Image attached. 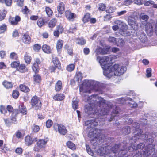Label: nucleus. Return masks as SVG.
I'll return each instance as SVG.
<instances>
[{
    "label": "nucleus",
    "instance_id": "2",
    "mask_svg": "<svg viewBox=\"0 0 157 157\" xmlns=\"http://www.w3.org/2000/svg\"><path fill=\"white\" fill-rule=\"evenodd\" d=\"M128 25L133 29V32L131 30H126L128 29L127 26L125 25H123L124 29H121L119 31V33L124 36H134L136 32L135 31L138 29L139 25L138 23L134 18L129 17L128 19Z\"/></svg>",
    "mask_w": 157,
    "mask_h": 157
},
{
    "label": "nucleus",
    "instance_id": "43",
    "mask_svg": "<svg viewBox=\"0 0 157 157\" xmlns=\"http://www.w3.org/2000/svg\"><path fill=\"white\" fill-rule=\"evenodd\" d=\"M56 23V20L55 19H52L49 23V26L50 28L54 27Z\"/></svg>",
    "mask_w": 157,
    "mask_h": 157
},
{
    "label": "nucleus",
    "instance_id": "62",
    "mask_svg": "<svg viewBox=\"0 0 157 157\" xmlns=\"http://www.w3.org/2000/svg\"><path fill=\"white\" fill-rule=\"evenodd\" d=\"M108 40L110 42L116 43V39L114 37H109L108 38Z\"/></svg>",
    "mask_w": 157,
    "mask_h": 157
},
{
    "label": "nucleus",
    "instance_id": "26",
    "mask_svg": "<svg viewBox=\"0 0 157 157\" xmlns=\"http://www.w3.org/2000/svg\"><path fill=\"white\" fill-rule=\"evenodd\" d=\"M124 40L121 38L116 39V44L118 46H122L124 44Z\"/></svg>",
    "mask_w": 157,
    "mask_h": 157
},
{
    "label": "nucleus",
    "instance_id": "23",
    "mask_svg": "<svg viewBox=\"0 0 157 157\" xmlns=\"http://www.w3.org/2000/svg\"><path fill=\"white\" fill-rule=\"evenodd\" d=\"M43 51L45 53L49 54L51 53L52 50L50 47L46 44L43 45L42 47Z\"/></svg>",
    "mask_w": 157,
    "mask_h": 157
},
{
    "label": "nucleus",
    "instance_id": "42",
    "mask_svg": "<svg viewBox=\"0 0 157 157\" xmlns=\"http://www.w3.org/2000/svg\"><path fill=\"white\" fill-rule=\"evenodd\" d=\"M123 133L125 134H128L130 132V128L128 126L125 127L122 129Z\"/></svg>",
    "mask_w": 157,
    "mask_h": 157
},
{
    "label": "nucleus",
    "instance_id": "3",
    "mask_svg": "<svg viewBox=\"0 0 157 157\" xmlns=\"http://www.w3.org/2000/svg\"><path fill=\"white\" fill-rule=\"evenodd\" d=\"M126 67L124 66L115 64L111 66L109 70H106L104 72V75L109 78L114 75L120 76L126 71Z\"/></svg>",
    "mask_w": 157,
    "mask_h": 157
},
{
    "label": "nucleus",
    "instance_id": "1",
    "mask_svg": "<svg viewBox=\"0 0 157 157\" xmlns=\"http://www.w3.org/2000/svg\"><path fill=\"white\" fill-rule=\"evenodd\" d=\"M87 100L89 104L93 105L97 108L103 109L106 110V109H109L112 108L113 105L109 101H105L101 97H99L97 95H93L90 96H87Z\"/></svg>",
    "mask_w": 157,
    "mask_h": 157
},
{
    "label": "nucleus",
    "instance_id": "31",
    "mask_svg": "<svg viewBox=\"0 0 157 157\" xmlns=\"http://www.w3.org/2000/svg\"><path fill=\"white\" fill-rule=\"evenodd\" d=\"M24 59L26 63L27 64L29 63L31 60V56L26 52L24 55Z\"/></svg>",
    "mask_w": 157,
    "mask_h": 157
},
{
    "label": "nucleus",
    "instance_id": "11",
    "mask_svg": "<svg viewBox=\"0 0 157 157\" xmlns=\"http://www.w3.org/2000/svg\"><path fill=\"white\" fill-rule=\"evenodd\" d=\"M7 109L8 111L9 112H10L11 114V120L12 122L15 123L16 121V117L18 114V112L16 110L13 111V107L9 105L7 106Z\"/></svg>",
    "mask_w": 157,
    "mask_h": 157
},
{
    "label": "nucleus",
    "instance_id": "19",
    "mask_svg": "<svg viewBox=\"0 0 157 157\" xmlns=\"http://www.w3.org/2000/svg\"><path fill=\"white\" fill-rule=\"evenodd\" d=\"M22 40V41L25 44H28L30 43L31 41V38L29 35L26 33L23 36Z\"/></svg>",
    "mask_w": 157,
    "mask_h": 157
},
{
    "label": "nucleus",
    "instance_id": "28",
    "mask_svg": "<svg viewBox=\"0 0 157 157\" xmlns=\"http://www.w3.org/2000/svg\"><path fill=\"white\" fill-rule=\"evenodd\" d=\"M19 111L23 115H25L27 113L26 109L25 107L22 105L19 106Z\"/></svg>",
    "mask_w": 157,
    "mask_h": 157
},
{
    "label": "nucleus",
    "instance_id": "44",
    "mask_svg": "<svg viewBox=\"0 0 157 157\" xmlns=\"http://www.w3.org/2000/svg\"><path fill=\"white\" fill-rule=\"evenodd\" d=\"M108 50L106 49L99 48L97 50L98 53L101 54H105L107 53Z\"/></svg>",
    "mask_w": 157,
    "mask_h": 157
},
{
    "label": "nucleus",
    "instance_id": "9",
    "mask_svg": "<svg viewBox=\"0 0 157 157\" xmlns=\"http://www.w3.org/2000/svg\"><path fill=\"white\" fill-rule=\"evenodd\" d=\"M32 106L36 110L40 109L41 107V102L36 96H33L31 99Z\"/></svg>",
    "mask_w": 157,
    "mask_h": 157
},
{
    "label": "nucleus",
    "instance_id": "50",
    "mask_svg": "<svg viewBox=\"0 0 157 157\" xmlns=\"http://www.w3.org/2000/svg\"><path fill=\"white\" fill-rule=\"evenodd\" d=\"M144 3V4L146 6H150L151 5H153L155 3L152 0H149L146 1L145 0Z\"/></svg>",
    "mask_w": 157,
    "mask_h": 157
},
{
    "label": "nucleus",
    "instance_id": "63",
    "mask_svg": "<svg viewBox=\"0 0 157 157\" xmlns=\"http://www.w3.org/2000/svg\"><path fill=\"white\" fill-rule=\"evenodd\" d=\"M98 124V122H97V119L91 120V128H93V126H96Z\"/></svg>",
    "mask_w": 157,
    "mask_h": 157
},
{
    "label": "nucleus",
    "instance_id": "21",
    "mask_svg": "<svg viewBox=\"0 0 157 157\" xmlns=\"http://www.w3.org/2000/svg\"><path fill=\"white\" fill-rule=\"evenodd\" d=\"M65 15L66 18L69 20L73 19L76 16L74 13H72L68 10L65 12Z\"/></svg>",
    "mask_w": 157,
    "mask_h": 157
},
{
    "label": "nucleus",
    "instance_id": "25",
    "mask_svg": "<svg viewBox=\"0 0 157 157\" xmlns=\"http://www.w3.org/2000/svg\"><path fill=\"white\" fill-rule=\"evenodd\" d=\"M65 96L63 94H58L55 95L53 98L55 100L61 101L63 100Z\"/></svg>",
    "mask_w": 157,
    "mask_h": 157
},
{
    "label": "nucleus",
    "instance_id": "5",
    "mask_svg": "<svg viewBox=\"0 0 157 157\" xmlns=\"http://www.w3.org/2000/svg\"><path fill=\"white\" fill-rule=\"evenodd\" d=\"M125 144H121L120 145L116 144L111 149V151L108 154L105 155V157H116L117 154L118 157H122L125 155L127 150H126Z\"/></svg>",
    "mask_w": 157,
    "mask_h": 157
},
{
    "label": "nucleus",
    "instance_id": "35",
    "mask_svg": "<svg viewBox=\"0 0 157 157\" xmlns=\"http://www.w3.org/2000/svg\"><path fill=\"white\" fill-rule=\"evenodd\" d=\"M18 66V70L20 72L23 73L26 71L27 69L25 65L21 64Z\"/></svg>",
    "mask_w": 157,
    "mask_h": 157
},
{
    "label": "nucleus",
    "instance_id": "36",
    "mask_svg": "<svg viewBox=\"0 0 157 157\" xmlns=\"http://www.w3.org/2000/svg\"><path fill=\"white\" fill-rule=\"evenodd\" d=\"M76 43L79 44L83 45L85 44L86 40L82 38H78L76 40Z\"/></svg>",
    "mask_w": 157,
    "mask_h": 157
},
{
    "label": "nucleus",
    "instance_id": "52",
    "mask_svg": "<svg viewBox=\"0 0 157 157\" xmlns=\"http://www.w3.org/2000/svg\"><path fill=\"white\" fill-rule=\"evenodd\" d=\"M115 10V8L113 7H110L106 10V11L109 14L114 12Z\"/></svg>",
    "mask_w": 157,
    "mask_h": 157
},
{
    "label": "nucleus",
    "instance_id": "29",
    "mask_svg": "<svg viewBox=\"0 0 157 157\" xmlns=\"http://www.w3.org/2000/svg\"><path fill=\"white\" fill-rule=\"evenodd\" d=\"M82 78V74L80 72H78L74 78V80L78 82V83L80 82Z\"/></svg>",
    "mask_w": 157,
    "mask_h": 157
},
{
    "label": "nucleus",
    "instance_id": "32",
    "mask_svg": "<svg viewBox=\"0 0 157 157\" xmlns=\"http://www.w3.org/2000/svg\"><path fill=\"white\" fill-rule=\"evenodd\" d=\"M21 90L24 92H28L29 91L30 89L26 86L24 85H21L20 86Z\"/></svg>",
    "mask_w": 157,
    "mask_h": 157
},
{
    "label": "nucleus",
    "instance_id": "53",
    "mask_svg": "<svg viewBox=\"0 0 157 157\" xmlns=\"http://www.w3.org/2000/svg\"><path fill=\"white\" fill-rule=\"evenodd\" d=\"M19 95V92L17 90L13 91L12 94L13 97L14 98H17Z\"/></svg>",
    "mask_w": 157,
    "mask_h": 157
},
{
    "label": "nucleus",
    "instance_id": "57",
    "mask_svg": "<svg viewBox=\"0 0 157 157\" xmlns=\"http://www.w3.org/2000/svg\"><path fill=\"white\" fill-rule=\"evenodd\" d=\"M85 126H87V128H91V120L86 121L85 123Z\"/></svg>",
    "mask_w": 157,
    "mask_h": 157
},
{
    "label": "nucleus",
    "instance_id": "51",
    "mask_svg": "<svg viewBox=\"0 0 157 157\" xmlns=\"http://www.w3.org/2000/svg\"><path fill=\"white\" fill-rule=\"evenodd\" d=\"M0 112L1 113L5 114L7 113V111L5 109V106L2 105L0 106Z\"/></svg>",
    "mask_w": 157,
    "mask_h": 157
},
{
    "label": "nucleus",
    "instance_id": "64",
    "mask_svg": "<svg viewBox=\"0 0 157 157\" xmlns=\"http://www.w3.org/2000/svg\"><path fill=\"white\" fill-rule=\"evenodd\" d=\"M111 17L109 14H107L104 17V20L105 21H107L109 20L111 18Z\"/></svg>",
    "mask_w": 157,
    "mask_h": 157
},
{
    "label": "nucleus",
    "instance_id": "38",
    "mask_svg": "<svg viewBox=\"0 0 157 157\" xmlns=\"http://www.w3.org/2000/svg\"><path fill=\"white\" fill-rule=\"evenodd\" d=\"M17 55L15 52H13L10 53V59L12 60H17Z\"/></svg>",
    "mask_w": 157,
    "mask_h": 157
},
{
    "label": "nucleus",
    "instance_id": "40",
    "mask_svg": "<svg viewBox=\"0 0 157 157\" xmlns=\"http://www.w3.org/2000/svg\"><path fill=\"white\" fill-rule=\"evenodd\" d=\"M98 7L99 11H104L105 9L106 6L103 3H100L98 5Z\"/></svg>",
    "mask_w": 157,
    "mask_h": 157
},
{
    "label": "nucleus",
    "instance_id": "46",
    "mask_svg": "<svg viewBox=\"0 0 157 157\" xmlns=\"http://www.w3.org/2000/svg\"><path fill=\"white\" fill-rule=\"evenodd\" d=\"M37 24L39 27H41L44 25V22L42 18L39 19L37 21Z\"/></svg>",
    "mask_w": 157,
    "mask_h": 157
},
{
    "label": "nucleus",
    "instance_id": "34",
    "mask_svg": "<svg viewBox=\"0 0 157 157\" xmlns=\"http://www.w3.org/2000/svg\"><path fill=\"white\" fill-rule=\"evenodd\" d=\"M90 19V14L88 13H86L83 18V21L84 23L88 22Z\"/></svg>",
    "mask_w": 157,
    "mask_h": 157
},
{
    "label": "nucleus",
    "instance_id": "37",
    "mask_svg": "<svg viewBox=\"0 0 157 157\" xmlns=\"http://www.w3.org/2000/svg\"><path fill=\"white\" fill-rule=\"evenodd\" d=\"M63 43V41L60 40H59L57 41L56 44V48L58 51L62 48Z\"/></svg>",
    "mask_w": 157,
    "mask_h": 157
},
{
    "label": "nucleus",
    "instance_id": "27",
    "mask_svg": "<svg viewBox=\"0 0 157 157\" xmlns=\"http://www.w3.org/2000/svg\"><path fill=\"white\" fill-rule=\"evenodd\" d=\"M2 84L4 87L6 89L11 88L13 87V84L11 82L6 80L3 82Z\"/></svg>",
    "mask_w": 157,
    "mask_h": 157
},
{
    "label": "nucleus",
    "instance_id": "56",
    "mask_svg": "<svg viewBox=\"0 0 157 157\" xmlns=\"http://www.w3.org/2000/svg\"><path fill=\"white\" fill-rule=\"evenodd\" d=\"M134 1L135 4L140 5L144 4L145 0H135Z\"/></svg>",
    "mask_w": 157,
    "mask_h": 157
},
{
    "label": "nucleus",
    "instance_id": "10",
    "mask_svg": "<svg viewBox=\"0 0 157 157\" xmlns=\"http://www.w3.org/2000/svg\"><path fill=\"white\" fill-rule=\"evenodd\" d=\"M47 142V140L44 139L40 140L37 143V146H35L34 150L35 151H40L41 149L44 147Z\"/></svg>",
    "mask_w": 157,
    "mask_h": 157
},
{
    "label": "nucleus",
    "instance_id": "7",
    "mask_svg": "<svg viewBox=\"0 0 157 157\" xmlns=\"http://www.w3.org/2000/svg\"><path fill=\"white\" fill-rule=\"evenodd\" d=\"M97 59H99V62L103 70V74L106 70H109L111 66V63H109V58L108 57L103 56L101 57H98Z\"/></svg>",
    "mask_w": 157,
    "mask_h": 157
},
{
    "label": "nucleus",
    "instance_id": "13",
    "mask_svg": "<svg viewBox=\"0 0 157 157\" xmlns=\"http://www.w3.org/2000/svg\"><path fill=\"white\" fill-rule=\"evenodd\" d=\"M25 144L28 146L31 145L33 142H36L37 140V138L34 137L32 138L30 136H27L25 138Z\"/></svg>",
    "mask_w": 157,
    "mask_h": 157
},
{
    "label": "nucleus",
    "instance_id": "55",
    "mask_svg": "<svg viewBox=\"0 0 157 157\" xmlns=\"http://www.w3.org/2000/svg\"><path fill=\"white\" fill-rule=\"evenodd\" d=\"M135 0H124V5L128 6L132 3Z\"/></svg>",
    "mask_w": 157,
    "mask_h": 157
},
{
    "label": "nucleus",
    "instance_id": "6",
    "mask_svg": "<svg viewBox=\"0 0 157 157\" xmlns=\"http://www.w3.org/2000/svg\"><path fill=\"white\" fill-rule=\"evenodd\" d=\"M85 111L88 114H94L96 115H106L109 112V109H106V110H103V109L97 108V107L94 106L93 105L89 104L88 105H86L85 106Z\"/></svg>",
    "mask_w": 157,
    "mask_h": 157
},
{
    "label": "nucleus",
    "instance_id": "20",
    "mask_svg": "<svg viewBox=\"0 0 157 157\" xmlns=\"http://www.w3.org/2000/svg\"><path fill=\"white\" fill-rule=\"evenodd\" d=\"M52 60L53 64L56 67L59 69L60 68V63L56 56H52Z\"/></svg>",
    "mask_w": 157,
    "mask_h": 157
},
{
    "label": "nucleus",
    "instance_id": "54",
    "mask_svg": "<svg viewBox=\"0 0 157 157\" xmlns=\"http://www.w3.org/2000/svg\"><path fill=\"white\" fill-rule=\"evenodd\" d=\"M151 68H148L146 70V75L147 77H150L151 76Z\"/></svg>",
    "mask_w": 157,
    "mask_h": 157
},
{
    "label": "nucleus",
    "instance_id": "59",
    "mask_svg": "<svg viewBox=\"0 0 157 157\" xmlns=\"http://www.w3.org/2000/svg\"><path fill=\"white\" fill-rule=\"evenodd\" d=\"M19 65V63L17 62H13L11 64V67L13 68H16Z\"/></svg>",
    "mask_w": 157,
    "mask_h": 157
},
{
    "label": "nucleus",
    "instance_id": "45",
    "mask_svg": "<svg viewBox=\"0 0 157 157\" xmlns=\"http://www.w3.org/2000/svg\"><path fill=\"white\" fill-rule=\"evenodd\" d=\"M140 19L145 21H147L149 18L148 16L145 14L144 13H142L140 14Z\"/></svg>",
    "mask_w": 157,
    "mask_h": 157
},
{
    "label": "nucleus",
    "instance_id": "4",
    "mask_svg": "<svg viewBox=\"0 0 157 157\" xmlns=\"http://www.w3.org/2000/svg\"><path fill=\"white\" fill-rule=\"evenodd\" d=\"M149 142L150 144H149L148 145H146L145 147V145L143 143H140L137 145V147L136 148L130 147H129L128 151H132L134 150H137V149L142 148V151L143 152L144 155L145 156H147L151 155L154 151V146L151 144L153 142V140L152 138H149L147 140V142Z\"/></svg>",
    "mask_w": 157,
    "mask_h": 157
},
{
    "label": "nucleus",
    "instance_id": "60",
    "mask_svg": "<svg viewBox=\"0 0 157 157\" xmlns=\"http://www.w3.org/2000/svg\"><path fill=\"white\" fill-rule=\"evenodd\" d=\"M41 48V46L38 44H36L34 45L33 49L36 51H38Z\"/></svg>",
    "mask_w": 157,
    "mask_h": 157
},
{
    "label": "nucleus",
    "instance_id": "41",
    "mask_svg": "<svg viewBox=\"0 0 157 157\" xmlns=\"http://www.w3.org/2000/svg\"><path fill=\"white\" fill-rule=\"evenodd\" d=\"M67 145L68 147L72 150L75 149V145L70 141H68L67 143Z\"/></svg>",
    "mask_w": 157,
    "mask_h": 157
},
{
    "label": "nucleus",
    "instance_id": "16",
    "mask_svg": "<svg viewBox=\"0 0 157 157\" xmlns=\"http://www.w3.org/2000/svg\"><path fill=\"white\" fill-rule=\"evenodd\" d=\"M136 34L137 33L135 36L136 35L142 42L145 43L147 41V38L143 32H138V34Z\"/></svg>",
    "mask_w": 157,
    "mask_h": 157
},
{
    "label": "nucleus",
    "instance_id": "48",
    "mask_svg": "<svg viewBox=\"0 0 157 157\" xmlns=\"http://www.w3.org/2000/svg\"><path fill=\"white\" fill-rule=\"evenodd\" d=\"M6 29V26L5 24H3L0 26V34L4 32Z\"/></svg>",
    "mask_w": 157,
    "mask_h": 157
},
{
    "label": "nucleus",
    "instance_id": "24",
    "mask_svg": "<svg viewBox=\"0 0 157 157\" xmlns=\"http://www.w3.org/2000/svg\"><path fill=\"white\" fill-rule=\"evenodd\" d=\"M78 101L76 98H73L72 105V107L74 110H76L78 108Z\"/></svg>",
    "mask_w": 157,
    "mask_h": 157
},
{
    "label": "nucleus",
    "instance_id": "17",
    "mask_svg": "<svg viewBox=\"0 0 157 157\" xmlns=\"http://www.w3.org/2000/svg\"><path fill=\"white\" fill-rule=\"evenodd\" d=\"M145 29L146 32L149 36L152 35L153 30V27L150 23H147L145 26Z\"/></svg>",
    "mask_w": 157,
    "mask_h": 157
},
{
    "label": "nucleus",
    "instance_id": "61",
    "mask_svg": "<svg viewBox=\"0 0 157 157\" xmlns=\"http://www.w3.org/2000/svg\"><path fill=\"white\" fill-rule=\"evenodd\" d=\"M132 127L135 128V130H137L139 128L140 124L137 122H135L132 124Z\"/></svg>",
    "mask_w": 157,
    "mask_h": 157
},
{
    "label": "nucleus",
    "instance_id": "12",
    "mask_svg": "<svg viewBox=\"0 0 157 157\" xmlns=\"http://www.w3.org/2000/svg\"><path fill=\"white\" fill-rule=\"evenodd\" d=\"M54 128L56 132H58L61 135H64L67 133L66 127L63 124H57Z\"/></svg>",
    "mask_w": 157,
    "mask_h": 157
},
{
    "label": "nucleus",
    "instance_id": "18",
    "mask_svg": "<svg viewBox=\"0 0 157 157\" xmlns=\"http://www.w3.org/2000/svg\"><path fill=\"white\" fill-rule=\"evenodd\" d=\"M21 18L19 16H16L15 18L10 17L9 19V22L12 25H17L18 22L20 20Z\"/></svg>",
    "mask_w": 157,
    "mask_h": 157
},
{
    "label": "nucleus",
    "instance_id": "58",
    "mask_svg": "<svg viewBox=\"0 0 157 157\" xmlns=\"http://www.w3.org/2000/svg\"><path fill=\"white\" fill-rule=\"evenodd\" d=\"M52 124V122L51 120H48L46 122V126L48 128H50Z\"/></svg>",
    "mask_w": 157,
    "mask_h": 157
},
{
    "label": "nucleus",
    "instance_id": "22",
    "mask_svg": "<svg viewBox=\"0 0 157 157\" xmlns=\"http://www.w3.org/2000/svg\"><path fill=\"white\" fill-rule=\"evenodd\" d=\"M58 12L61 14L63 13L65 10L64 4L63 2H60L57 7Z\"/></svg>",
    "mask_w": 157,
    "mask_h": 157
},
{
    "label": "nucleus",
    "instance_id": "8",
    "mask_svg": "<svg viewBox=\"0 0 157 157\" xmlns=\"http://www.w3.org/2000/svg\"><path fill=\"white\" fill-rule=\"evenodd\" d=\"M88 136L91 138H97L100 140V138H102L103 135H101V130L97 129L96 128H93L90 129Z\"/></svg>",
    "mask_w": 157,
    "mask_h": 157
},
{
    "label": "nucleus",
    "instance_id": "47",
    "mask_svg": "<svg viewBox=\"0 0 157 157\" xmlns=\"http://www.w3.org/2000/svg\"><path fill=\"white\" fill-rule=\"evenodd\" d=\"M46 12L49 17L50 16L53 14V12L50 8L49 7H47L45 8Z\"/></svg>",
    "mask_w": 157,
    "mask_h": 157
},
{
    "label": "nucleus",
    "instance_id": "30",
    "mask_svg": "<svg viewBox=\"0 0 157 157\" xmlns=\"http://www.w3.org/2000/svg\"><path fill=\"white\" fill-rule=\"evenodd\" d=\"M62 87V83L60 80H58L55 85V90L57 91H59Z\"/></svg>",
    "mask_w": 157,
    "mask_h": 157
},
{
    "label": "nucleus",
    "instance_id": "39",
    "mask_svg": "<svg viewBox=\"0 0 157 157\" xmlns=\"http://www.w3.org/2000/svg\"><path fill=\"white\" fill-rule=\"evenodd\" d=\"M34 81L36 83L40 82L41 80L40 76L36 73L34 75Z\"/></svg>",
    "mask_w": 157,
    "mask_h": 157
},
{
    "label": "nucleus",
    "instance_id": "49",
    "mask_svg": "<svg viewBox=\"0 0 157 157\" xmlns=\"http://www.w3.org/2000/svg\"><path fill=\"white\" fill-rule=\"evenodd\" d=\"M75 68V65L73 64H70L67 67V70L70 72L71 71L74 70Z\"/></svg>",
    "mask_w": 157,
    "mask_h": 157
},
{
    "label": "nucleus",
    "instance_id": "15",
    "mask_svg": "<svg viewBox=\"0 0 157 157\" xmlns=\"http://www.w3.org/2000/svg\"><path fill=\"white\" fill-rule=\"evenodd\" d=\"M140 132L139 134H135L134 136L132 137V139L134 140V141L135 142L137 140L139 139L140 137L142 138V139H145L148 138V136L146 134H141L142 131L140 129Z\"/></svg>",
    "mask_w": 157,
    "mask_h": 157
},
{
    "label": "nucleus",
    "instance_id": "33",
    "mask_svg": "<svg viewBox=\"0 0 157 157\" xmlns=\"http://www.w3.org/2000/svg\"><path fill=\"white\" fill-rule=\"evenodd\" d=\"M6 11L4 10H0V21L3 20L6 17Z\"/></svg>",
    "mask_w": 157,
    "mask_h": 157
},
{
    "label": "nucleus",
    "instance_id": "14",
    "mask_svg": "<svg viewBox=\"0 0 157 157\" xmlns=\"http://www.w3.org/2000/svg\"><path fill=\"white\" fill-rule=\"evenodd\" d=\"M40 63L41 61L39 59L36 58L35 59L34 62L32 66V69L35 73L38 71L39 70V65L40 64Z\"/></svg>",
    "mask_w": 157,
    "mask_h": 157
}]
</instances>
